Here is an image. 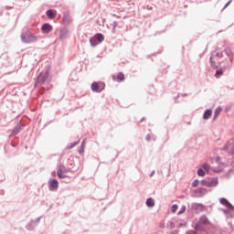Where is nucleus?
<instances>
[{"label":"nucleus","instance_id":"f257e3e1","mask_svg":"<svg viewBox=\"0 0 234 234\" xmlns=\"http://www.w3.org/2000/svg\"><path fill=\"white\" fill-rule=\"evenodd\" d=\"M91 90L94 92H101V90H105V82H93L91 84Z\"/></svg>","mask_w":234,"mask_h":234},{"label":"nucleus","instance_id":"f03ea898","mask_svg":"<svg viewBox=\"0 0 234 234\" xmlns=\"http://www.w3.org/2000/svg\"><path fill=\"white\" fill-rule=\"evenodd\" d=\"M67 173H69V169L65 168V166H59L58 170V178H67Z\"/></svg>","mask_w":234,"mask_h":234},{"label":"nucleus","instance_id":"7ed1b4c3","mask_svg":"<svg viewBox=\"0 0 234 234\" xmlns=\"http://www.w3.org/2000/svg\"><path fill=\"white\" fill-rule=\"evenodd\" d=\"M203 186H207V187H217L218 186V179L214 177L209 182H204Z\"/></svg>","mask_w":234,"mask_h":234},{"label":"nucleus","instance_id":"20e7f679","mask_svg":"<svg viewBox=\"0 0 234 234\" xmlns=\"http://www.w3.org/2000/svg\"><path fill=\"white\" fill-rule=\"evenodd\" d=\"M47 80H48V71H47L45 73H40V75L38 76V78L37 80V83H45V81H47Z\"/></svg>","mask_w":234,"mask_h":234},{"label":"nucleus","instance_id":"39448f33","mask_svg":"<svg viewBox=\"0 0 234 234\" xmlns=\"http://www.w3.org/2000/svg\"><path fill=\"white\" fill-rule=\"evenodd\" d=\"M113 81H125V75L122 72H119L117 76L112 75Z\"/></svg>","mask_w":234,"mask_h":234},{"label":"nucleus","instance_id":"423d86ee","mask_svg":"<svg viewBox=\"0 0 234 234\" xmlns=\"http://www.w3.org/2000/svg\"><path fill=\"white\" fill-rule=\"evenodd\" d=\"M219 202L223 206H226V207H228V209H234L233 205H231V203H229V201H228V199L222 197V198L219 199Z\"/></svg>","mask_w":234,"mask_h":234},{"label":"nucleus","instance_id":"0eeeda50","mask_svg":"<svg viewBox=\"0 0 234 234\" xmlns=\"http://www.w3.org/2000/svg\"><path fill=\"white\" fill-rule=\"evenodd\" d=\"M41 29L44 34H48L52 32V26L50 24H44Z\"/></svg>","mask_w":234,"mask_h":234},{"label":"nucleus","instance_id":"6e6552de","mask_svg":"<svg viewBox=\"0 0 234 234\" xmlns=\"http://www.w3.org/2000/svg\"><path fill=\"white\" fill-rule=\"evenodd\" d=\"M50 186H49V189L50 191H54V189H57L58 187V182L56 179H52L49 182Z\"/></svg>","mask_w":234,"mask_h":234},{"label":"nucleus","instance_id":"1a4fd4ad","mask_svg":"<svg viewBox=\"0 0 234 234\" xmlns=\"http://www.w3.org/2000/svg\"><path fill=\"white\" fill-rule=\"evenodd\" d=\"M95 38H97L98 43H103V41L105 40V37L103 36V34L101 33H98L94 36Z\"/></svg>","mask_w":234,"mask_h":234},{"label":"nucleus","instance_id":"9d476101","mask_svg":"<svg viewBox=\"0 0 234 234\" xmlns=\"http://www.w3.org/2000/svg\"><path fill=\"white\" fill-rule=\"evenodd\" d=\"M47 16L49 19H55L56 18V11L49 9L47 11Z\"/></svg>","mask_w":234,"mask_h":234},{"label":"nucleus","instance_id":"9b49d317","mask_svg":"<svg viewBox=\"0 0 234 234\" xmlns=\"http://www.w3.org/2000/svg\"><path fill=\"white\" fill-rule=\"evenodd\" d=\"M213 114L211 110H207L203 115L204 120H209V117Z\"/></svg>","mask_w":234,"mask_h":234},{"label":"nucleus","instance_id":"f8f14e48","mask_svg":"<svg viewBox=\"0 0 234 234\" xmlns=\"http://www.w3.org/2000/svg\"><path fill=\"white\" fill-rule=\"evenodd\" d=\"M90 43L91 45V47H97V45H100V43L98 42L96 37H93L90 39Z\"/></svg>","mask_w":234,"mask_h":234},{"label":"nucleus","instance_id":"ddd939ff","mask_svg":"<svg viewBox=\"0 0 234 234\" xmlns=\"http://www.w3.org/2000/svg\"><path fill=\"white\" fill-rule=\"evenodd\" d=\"M220 112H222V108L218 107L214 112V120H217V118H218V114H220Z\"/></svg>","mask_w":234,"mask_h":234},{"label":"nucleus","instance_id":"4468645a","mask_svg":"<svg viewBox=\"0 0 234 234\" xmlns=\"http://www.w3.org/2000/svg\"><path fill=\"white\" fill-rule=\"evenodd\" d=\"M146 206H148V207H154V200L153 198H148L146 200Z\"/></svg>","mask_w":234,"mask_h":234},{"label":"nucleus","instance_id":"2eb2a0df","mask_svg":"<svg viewBox=\"0 0 234 234\" xmlns=\"http://www.w3.org/2000/svg\"><path fill=\"white\" fill-rule=\"evenodd\" d=\"M227 149H228V151H230V153H232V154H234V144H233V142H230V143L228 144Z\"/></svg>","mask_w":234,"mask_h":234},{"label":"nucleus","instance_id":"dca6fc26","mask_svg":"<svg viewBox=\"0 0 234 234\" xmlns=\"http://www.w3.org/2000/svg\"><path fill=\"white\" fill-rule=\"evenodd\" d=\"M37 38L36 37L31 36V37H29L28 40H24V41H25V43H32V41H37Z\"/></svg>","mask_w":234,"mask_h":234},{"label":"nucleus","instance_id":"f3484780","mask_svg":"<svg viewBox=\"0 0 234 234\" xmlns=\"http://www.w3.org/2000/svg\"><path fill=\"white\" fill-rule=\"evenodd\" d=\"M209 220L206 217H201L200 218V224H207Z\"/></svg>","mask_w":234,"mask_h":234},{"label":"nucleus","instance_id":"a211bd4d","mask_svg":"<svg viewBox=\"0 0 234 234\" xmlns=\"http://www.w3.org/2000/svg\"><path fill=\"white\" fill-rule=\"evenodd\" d=\"M210 63L212 69H218V66H217V62L213 61V58H210Z\"/></svg>","mask_w":234,"mask_h":234},{"label":"nucleus","instance_id":"6ab92c4d","mask_svg":"<svg viewBox=\"0 0 234 234\" xmlns=\"http://www.w3.org/2000/svg\"><path fill=\"white\" fill-rule=\"evenodd\" d=\"M224 74V71L222 69H218L216 72V78H220Z\"/></svg>","mask_w":234,"mask_h":234},{"label":"nucleus","instance_id":"aec40b11","mask_svg":"<svg viewBox=\"0 0 234 234\" xmlns=\"http://www.w3.org/2000/svg\"><path fill=\"white\" fill-rule=\"evenodd\" d=\"M197 175H198V176H205L206 172H204V170H202V168H200L197 170Z\"/></svg>","mask_w":234,"mask_h":234},{"label":"nucleus","instance_id":"412c9836","mask_svg":"<svg viewBox=\"0 0 234 234\" xmlns=\"http://www.w3.org/2000/svg\"><path fill=\"white\" fill-rule=\"evenodd\" d=\"M176 209H178V205L172 206V213H176Z\"/></svg>","mask_w":234,"mask_h":234},{"label":"nucleus","instance_id":"4be33fe9","mask_svg":"<svg viewBox=\"0 0 234 234\" xmlns=\"http://www.w3.org/2000/svg\"><path fill=\"white\" fill-rule=\"evenodd\" d=\"M197 191H198V193H202L203 195H206L207 193L206 188H199Z\"/></svg>","mask_w":234,"mask_h":234},{"label":"nucleus","instance_id":"5701e85b","mask_svg":"<svg viewBox=\"0 0 234 234\" xmlns=\"http://www.w3.org/2000/svg\"><path fill=\"white\" fill-rule=\"evenodd\" d=\"M183 213H186V206H183L181 207V210L178 212V215H182Z\"/></svg>","mask_w":234,"mask_h":234},{"label":"nucleus","instance_id":"b1692460","mask_svg":"<svg viewBox=\"0 0 234 234\" xmlns=\"http://www.w3.org/2000/svg\"><path fill=\"white\" fill-rule=\"evenodd\" d=\"M198 184H199L198 180H195V181L192 183V186H193V187H198Z\"/></svg>","mask_w":234,"mask_h":234},{"label":"nucleus","instance_id":"393cba45","mask_svg":"<svg viewBox=\"0 0 234 234\" xmlns=\"http://www.w3.org/2000/svg\"><path fill=\"white\" fill-rule=\"evenodd\" d=\"M203 169H205V171H209V165L204 164L203 165Z\"/></svg>","mask_w":234,"mask_h":234},{"label":"nucleus","instance_id":"a878e982","mask_svg":"<svg viewBox=\"0 0 234 234\" xmlns=\"http://www.w3.org/2000/svg\"><path fill=\"white\" fill-rule=\"evenodd\" d=\"M17 133H19V129L18 128H15L13 130V134H17Z\"/></svg>","mask_w":234,"mask_h":234},{"label":"nucleus","instance_id":"bb28decb","mask_svg":"<svg viewBox=\"0 0 234 234\" xmlns=\"http://www.w3.org/2000/svg\"><path fill=\"white\" fill-rule=\"evenodd\" d=\"M230 5H231V0L229 1V2L226 4V5H225V7H224L223 9L225 10V8H228Z\"/></svg>","mask_w":234,"mask_h":234},{"label":"nucleus","instance_id":"cd10ccee","mask_svg":"<svg viewBox=\"0 0 234 234\" xmlns=\"http://www.w3.org/2000/svg\"><path fill=\"white\" fill-rule=\"evenodd\" d=\"M216 56H217V58H222V53H220V52H218L217 54H216Z\"/></svg>","mask_w":234,"mask_h":234},{"label":"nucleus","instance_id":"c85d7f7f","mask_svg":"<svg viewBox=\"0 0 234 234\" xmlns=\"http://www.w3.org/2000/svg\"><path fill=\"white\" fill-rule=\"evenodd\" d=\"M198 228H199V225L197 224V225H196V229H198Z\"/></svg>","mask_w":234,"mask_h":234},{"label":"nucleus","instance_id":"c756f323","mask_svg":"<svg viewBox=\"0 0 234 234\" xmlns=\"http://www.w3.org/2000/svg\"><path fill=\"white\" fill-rule=\"evenodd\" d=\"M59 39H63V35H60V36H59Z\"/></svg>","mask_w":234,"mask_h":234},{"label":"nucleus","instance_id":"7c9ffc66","mask_svg":"<svg viewBox=\"0 0 234 234\" xmlns=\"http://www.w3.org/2000/svg\"><path fill=\"white\" fill-rule=\"evenodd\" d=\"M85 145V141H83V143H82V147Z\"/></svg>","mask_w":234,"mask_h":234}]
</instances>
